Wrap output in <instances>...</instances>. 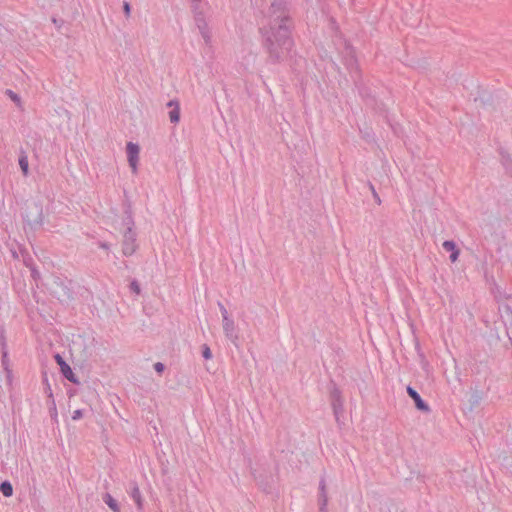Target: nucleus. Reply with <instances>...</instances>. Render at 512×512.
<instances>
[{"instance_id": "b1692460", "label": "nucleus", "mask_w": 512, "mask_h": 512, "mask_svg": "<svg viewBox=\"0 0 512 512\" xmlns=\"http://www.w3.org/2000/svg\"><path fill=\"white\" fill-rule=\"evenodd\" d=\"M320 512H328L327 507H320Z\"/></svg>"}, {"instance_id": "9d476101", "label": "nucleus", "mask_w": 512, "mask_h": 512, "mask_svg": "<svg viewBox=\"0 0 512 512\" xmlns=\"http://www.w3.org/2000/svg\"><path fill=\"white\" fill-rule=\"evenodd\" d=\"M122 250L125 255H132L136 251L135 240L132 238L127 239L123 244Z\"/></svg>"}, {"instance_id": "4468645a", "label": "nucleus", "mask_w": 512, "mask_h": 512, "mask_svg": "<svg viewBox=\"0 0 512 512\" xmlns=\"http://www.w3.org/2000/svg\"><path fill=\"white\" fill-rule=\"evenodd\" d=\"M202 356H203L206 360H208V359H210V358L212 357L211 350H210L209 346H208V345H206V344H204V345L202 346Z\"/></svg>"}, {"instance_id": "f3484780", "label": "nucleus", "mask_w": 512, "mask_h": 512, "mask_svg": "<svg viewBox=\"0 0 512 512\" xmlns=\"http://www.w3.org/2000/svg\"><path fill=\"white\" fill-rule=\"evenodd\" d=\"M154 369L157 373H162L165 370V365L161 362H156L154 364Z\"/></svg>"}, {"instance_id": "f03ea898", "label": "nucleus", "mask_w": 512, "mask_h": 512, "mask_svg": "<svg viewBox=\"0 0 512 512\" xmlns=\"http://www.w3.org/2000/svg\"><path fill=\"white\" fill-rule=\"evenodd\" d=\"M223 330L226 337L236 346L238 347V340L243 337L240 334V327L237 322H224Z\"/></svg>"}, {"instance_id": "5701e85b", "label": "nucleus", "mask_w": 512, "mask_h": 512, "mask_svg": "<svg viewBox=\"0 0 512 512\" xmlns=\"http://www.w3.org/2000/svg\"><path fill=\"white\" fill-rule=\"evenodd\" d=\"M124 11H125L126 15L130 14V6L128 3H124Z\"/></svg>"}, {"instance_id": "f257e3e1", "label": "nucleus", "mask_w": 512, "mask_h": 512, "mask_svg": "<svg viewBox=\"0 0 512 512\" xmlns=\"http://www.w3.org/2000/svg\"><path fill=\"white\" fill-rule=\"evenodd\" d=\"M127 160L133 174L138 171L140 146L133 142H128L126 145Z\"/></svg>"}, {"instance_id": "2eb2a0df", "label": "nucleus", "mask_w": 512, "mask_h": 512, "mask_svg": "<svg viewBox=\"0 0 512 512\" xmlns=\"http://www.w3.org/2000/svg\"><path fill=\"white\" fill-rule=\"evenodd\" d=\"M319 504H320V507H327V504H328L327 493H320Z\"/></svg>"}, {"instance_id": "7ed1b4c3", "label": "nucleus", "mask_w": 512, "mask_h": 512, "mask_svg": "<svg viewBox=\"0 0 512 512\" xmlns=\"http://www.w3.org/2000/svg\"><path fill=\"white\" fill-rule=\"evenodd\" d=\"M57 364L60 366L63 376L74 384H79L78 379L75 377L71 367L64 361L60 354L54 356Z\"/></svg>"}, {"instance_id": "ddd939ff", "label": "nucleus", "mask_w": 512, "mask_h": 512, "mask_svg": "<svg viewBox=\"0 0 512 512\" xmlns=\"http://www.w3.org/2000/svg\"><path fill=\"white\" fill-rule=\"evenodd\" d=\"M49 400H50L49 401V411H50L51 417L56 418L57 417V409H56L55 400H54V398L49 399Z\"/></svg>"}, {"instance_id": "aec40b11", "label": "nucleus", "mask_w": 512, "mask_h": 512, "mask_svg": "<svg viewBox=\"0 0 512 512\" xmlns=\"http://www.w3.org/2000/svg\"><path fill=\"white\" fill-rule=\"evenodd\" d=\"M20 166L23 171V173L26 175L28 173V163L25 159L20 160Z\"/></svg>"}, {"instance_id": "20e7f679", "label": "nucleus", "mask_w": 512, "mask_h": 512, "mask_svg": "<svg viewBox=\"0 0 512 512\" xmlns=\"http://www.w3.org/2000/svg\"><path fill=\"white\" fill-rule=\"evenodd\" d=\"M407 393L414 400L415 406L418 410L426 413L430 412V407L426 402L422 400L421 396L415 389H413L411 386H407Z\"/></svg>"}, {"instance_id": "1a4fd4ad", "label": "nucleus", "mask_w": 512, "mask_h": 512, "mask_svg": "<svg viewBox=\"0 0 512 512\" xmlns=\"http://www.w3.org/2000/svg\"><path fill=\"white\" fill-rule=\"evenodd\" d=\"M103 501L113 512H121L118 502L109 493L103 495Z\"/></svg>"}, {"instance_id": "4be33fe9", "label": "nucleus", "mask_w": 512, "mask_h": 512, "mask_svg": "<svg viewBox=\"0 0 512 512\" xmlns=\"http://www.w3.org/2000/svg\"><path fill=\"white\" fill-rule=\"evenodd\" d=\"M319 489H320V493H326V481L324 478H322L320 480Z\"/></svg>"}, {"instance_id": "9b49d317", "label": "nucleus", "mask_w": 512, "mask_h": 512, "mask_svg": "<svg viewBox=\"0 0 512 512\" xmlns=\"http://www.w3.org/2000/svg\"><path fill=\"white\" fill-rule=\"evenodd\" d=\"M0 491L4 496L10 497L13 494V487L9 481H3L0 484Z\"/></svg>"}, {"instance_id": "dca6fc26", "label": "nucleus", "mask_w": 512, "mask_h": 512, "mask_svg": "<svg viewBox=\"0 0 512 512\" xmlns=\"http://www.w3.org/2000/svg\"><path fill=\"white\" fill-rule=\"evenodd\" d=\"M44 383H45V393L47 394L49 399H53L52 389H51V386L48 383V379L46 377L44 378Z\"/></svg>"}, {"instance_id": "0eeeda50", "label": "nucleus", "mask_w": 512, "mask_h": 512, "mask_svg": "<svg viewBox=\"0 0 512 512\" xmlns=\"http://www.w3.org/2000/svg\"><path fill=\"white\" fill-rule=\"evenodd\" d=\"M130 496L135 501L137 507L139 509H141L142 508V497H141L139 487H138L137 483L134 481L130 483Z\"/></svg>"}, {"instance_id": "412c9836", "label": "nucleus", "mask_w": 512, "mask_h": 512, "mask_svg": "<svg viewBox=\"0 0 512 512\" xmlns=\"http://www.w3.org/2000/svg\"><path fill=\"white\" fill-rule=\"evenodd\" d=\"M252 475L254 476L255 480H259L263 478V474L260 473L256 468H251Z\"/></svg>"}, {"instance_id": "6ab92c4d", "label": "nucleus", "mask_w": 512, "mask_h": 512, "mask_svg": "<svg viewBox=\"0 0 512 512\" xmlns=\"http://www.w3.org/2000/svg\"><path fill=\"white\" fill-rule=\"evenodd\" d=\"M130 289H131V291H133L136 294L140 293V286H139V284L136 281H133L130 284Z\"/></svg>"}, {"instance_id": "f8f14e48", "label": "nucleus", "mask_w": 512, "mask_h": 512, "mask_svg": "<svg viewBox=\"0 0 512 512\" xmlns=\"http://www.w3.org/2000/svg\"><path fill=\"white\" fill-rule=\"evenodd\" d=\"M333 410L336 417V420L339 421V413L342 411V403L339 398L333 401Z\"/></svg>"}, {"instance_id": "423d86ee", "label": "nucleus", "mask_w": 512, "mask_h": 512, "mask_svg": "<svg viewBox=\"0 0 512 512\" xmlns=\"http://www.w3.org/2000/svg\"><path fill=\"white\" fill-rule=\"evenodd\" d=\"M442 246L445 251L451 253V255H450L451 262H453V263L456 262L458 260L459 254H460V251L456 247V244L453 241H445Z\"/></svg>"}, {"instance_id": "6e6552de", "label": "nucleus", "mask_w": 512, "mask_h": 512, "mask_svg": "<svg viewBox=\"0 0 512 512\" xmlns=\"http://www.w3.org/2000/svg\"><path fill=\"white\" fill-rule=\"evenodd\" d=\"M169 107H173L169 112L170 121L173 123H178L180 120V108L177 102L171 101L168 103Z\"/></svg>"}, {"instance_id": "a211bd4d", "label": "nucleus", "mask_w": 512, "mask_h": 512, "mask_svg": "<svg viewBox=\"0 0 512 512\" xmlns=\"http://www.w3.org/2000/svg\"><path fill=\"white\" fill-rule=\"evenodd\" d=\"M83 417V410L81 409H78V410H75L72 414V419L73 420H79Z\"/></svg>"}, {"instance_id": "39448f33", "label": "nucleus", "mask_w": 512, "mask_h": 512, "mask_svg": "<svg viewBox=\"0 0 512 512\" xmlns=\"http://www.w3.org/2000/svg\"><path fill=\"white\" fill-rule=\"evenodd\" d=\"M0 345L2 347V365L4 369L10 373L9 370V360H8V352L6 349V337L3 326H0Z\"/></svg>"}]
</instances>
